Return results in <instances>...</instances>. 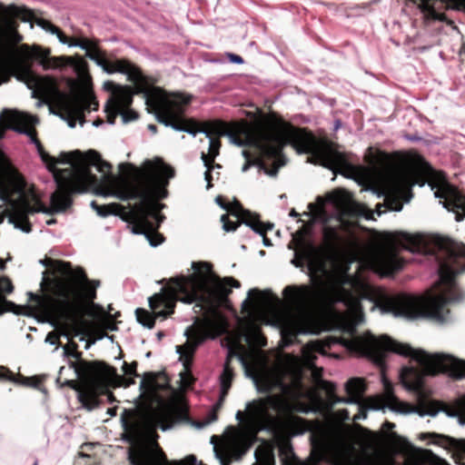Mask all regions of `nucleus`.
Returning a JSON list of instances; mask_svg holds the SVG:
<instances>
[{"label":"nucleus","instance_id":"1","mask_svg":"<svg viewBox=\"0 0 465 465\" xmlns=\"http://www.w3.org/2000/svg\"><path fill=\"white\" fill-rule=\"evenodd\" d=\"M133 169L131 178L124 179L117 186L115 195L122 201L139 200L125 207L120 203L100 205L95 201L91 206L100 216L120 215L133 224L134 233L144 234L150 244L157 246L164 241L158 232L165 216L160 213L164 207L160 200L167 197L169 180L175 175L174 169L163 159L146 160L141 168Z\"/></svg>","mask_w":465,"mask_h":465},{"label":"nucleus","instance_id":"2","mask_svg":"<svg viewBox=\"0 0 465 465\" xmlns=\"http://www.w3.org/2000/svg\"><path fill=\"white\" fill-rule=\"evenodd\" d=\"M237 133L246 134L247 143L258 151L257 163L271 176L284 165L283 148L291 144L300 153H311L320 164L335 169L345 164V156L327 139H317L307 128L293 126L275 112L252 114V123L238 127Z\"/></svg>","mask_w":465,"mask_h":465},{"label":"nucleus","instance_id":"3","mask_svg":"<svg viewBox=\"0 0 465 465\" xmlns=\"http://www.w3.org/2000/svg\"><path fill=\"white\" fill-rule=\"evenodd\" d=\"M193 268L195 273L169 279L161 292L149 298L153 312L143 308L136 309L137 322L153 329L156 318L166 319L174 312L178 301L189 304L195 302L200 312H215L229 302L232 288L241 286L240 282L232 277L220 278L213 272V265L209 262H193Z\"/></svg>","mask_w":465,"mask_h":465},{"label":"nucleus","instance_id":"4","mask_svg":"<svg viewBox=\"0 0 465 465\" xmlns=\"http://www.w3.org/2000/svg\"><path fill=\"white\" fill-rule=\"evenodd\" d=\"M54 276L44 281L46 293L29 292V301L77 336L89 325L85 316H93L92 309L98 307L94 301L101 282L89 279L83 267L70 262L54 261Z\"/></svg>","mask_w":465,"mask_h":465},{"label":"nucleus","instance_id":"5","mask_svg":"<svg viewBox=\"0 0 465 465\" xmlns=\"http://www.w3.org/2000/svg\"><path fill=\"white\" fill-rule=\"evenodd\" d=\"M302 256L308 263L312 285H288L282 292L286 302L297 313L284 329L285 334L291 339H295L300 334L314 332L315 324L309 312L328 296L325 282L318 275L319 272H326V264L319 256V249L310 244Z\"/></svg>","mask_w":465,"mask_h":465},{"label":"nucleus","instance_id":"6","mask_svg":"<svg viewBox=\"0 0 465 465\" xmlns=\"http://www.w3.org/2000/svg\"><path fill=\"white\" fill-rule=\"evenodd\" d=\"M292 404L282 394H270L249 404V415L259 430L271 432L283 462L294 457L292 438L306 430V420L293 415Z\"/></svg>","mask_w":465,"mask_h":465},{"label":"nucleus","instance_id":"7","mask_svg":"<svg viewBox=\"0 0 465 465\" xmlns=\"http://www.w3.org/2000/svg\"><path fill=\"white\" fill-rule=\"evenodd\" d=\"M151 101L159 123L193 135L197 133L205 134L210 139V144L207 153L202 152L201 159L203 163H214L222 147L221 137L227 134L226 123L220 120L198 122L193 118H186L184 114L192 102L191 95H174L173 98L154 96Z\"/></svg>","mask_w":465,"mask_h":465},{"label":"nucleus","instance_id":"8","mask_svg":"<svg viewBox=\"0 0 465 465\" xmlns=\"http://www.w3.org/2000/svg\"><path fill=\"white\" fill-rule=\"evenodd\" d=\"M349 348L361 355L366 356L373 361L379 366H383L386 362L388 352L396 353L401 356L410 357L416 361L421 367L423 372L415 367H405L401 372L402 384L410 391H420L424 385V374L429 375L425 366L414 358L416 351H423L420 349H414L408 343L400 342L388 335L376 337L371 333H366L362 336L353 338L349 344ZM428 354L427 351H424ZM434 353L433 355H436ZM429 355H430L429 353ZM439 373H437L438 375ZM430 376H432L430 374ZM436 376V374L434 375Z\"/></svg>","mask_w":465,"mask_h":465},{"label":"nucleus","instance_id":"9","mask_svg":"<svg viewBox=\"0 0 465 465\" xmlns=\"http://www.w3.org/2000/svg\"><path fill=\"white\" fill-rule=\"evenodd\" d=\"M24 64V77L30 88H34L39 95L51 97L58 93L56 80L52 76H42L35 74L31 67L34 62L42 65L44 70L71 66L79 74L87 73L88 64L82 57L51 56L50 48L39 45H22L18 50Z\"/></svg>","mask_w":465,"mask_h":465},{"label":"nucleus","instance_id":"10","mask_svg":"<svg viewBox=\"0 0 465 465\" xmlns=\"http://www.w3.org/2000/svg\"><path fill=\"white\" fill-rule=\"evenodd\" d=\"M68 366L74 371L80 381L77 380H64L62 381L61 374L64 370V366H62L59 370L56 383L60 387H67L76 391L79 401L89 411L99 407V394L106 391V382L109 379L115 377L124 379V377L117 375L114 367L104 361H76L70 359Z\"/></svg>","mask_w":465,"mask_h":465},{"label":"nucleus","instance_id":"11","mask_svg":"<svg viewBox=\"0 0 465 465\" xmlns=\"http://www.w3.org/2000/svg\"><path fill=\"white\" fill-rule=\"evenodd\" d=\"M448 302L449 298L443 292L428 297L397 294L382 299L381 307L384 312H391L395 316L409 319L425 317L443 321L445 313L449 312L446 309Z\"/></svg>","mask_w":465,"mask_h":465},{"label":"nucleus","instance_id":"12","mask_svg":"<svg viewBox=\"0 0 465 465\" xmlns=\"http://www.w3.org/2000/svg\"><path fill=\"white\" fill-rule=\"evenodd\" d=\"M93 167L102 173L110 172L112 168L109 163L102 159L98 152L89 150L84 157L78 159L74 168H65L62 171L66 177V180L61 183L62 190L83 193L87 192L90 187L97 185L99 179L93 173Z\"/></svg>","mask_w":465,"mask_h":465},{"label":"nucleus","instance_id":"13","mask_svg":"<svg viewBox=\"0 0 465 465\" xmlns=\"http://www.w3.org/2000/svg\"><path fill=\"white\" fill-rule=\"evenodd\" d=\"M0 199L5 203H11V211L8 214L9 223L26 233L31 232L33 230L32 223L29 221L30 214L35 213L53 214L65 211L57 210L56 203H53L52 197L50 198L51 207H46L36 195L33 196L34 204L25 197L21 198L19 201H12L10 184L5 179H0ZM60 203V201L57 202V204Z\"/></svg>","mask_w":465,"mask_h":465},{"label":"nucleus","instance_id":"14","mask_svg":"<svg viewBox=\"0 0 465 465\" xmlns=\"http://www.w3.org/2000/svg\"><path fill=\"white\" fill-rule=\"evenodd\" d=\"M122 61H125L130 64V69L128 72H124L123 74H127L128 80L134 84V88L129 85H124L123 87H119L117 92H114V96H111L108 102L112 104L117 106L119 110L127 109L131 107L133 104L134 94H144L145 95V104L148 108V112L153 114L156 116V113L153 106V102L151 99L154 96L173 98L174 95H185V94L182 93H173L167 94L165 93L161 94L157 91L151 92V83L147 76L143 75L140 68L132 64L130 61L126 59H121Z\"/></svg>","mask_w":465,"mask_h":465},{"label":"nucleus","instance_id":"15","mask_svg":"<svg viewBox=\"0 0 465 465\" xmlns=\"http://www.w3.org/2000/svg\"><path fill=\"white\" fill-rule=\"evenodd\" d=\"M395 427V424L390 421H385L382 425V433H372L371 434V441L375 445H380L381 440L386 441L392 447V450L390 453H381L378 450L367 451L364 450L361 454H356L360 457H362L364 453H377L381 457H391L393 460V463L395 465H407V460L411 455H417L420 457V461L418 465H450L445 460L438 457L430 450H416L413 451H406L403 452L402 460L400 461L397 460V453L402 452L403 448L405 447L406 441L401 436H399L396 432L392 431V429Z\"/></svg>","mask_w":465,"mask_h":465},{"label":"nucleus","instance_id":"16","mask_svg":"<svg viewBox=\"0 0 465 465\" xmlns=\"http://www.w3.org/2000/svg\"><path fill=\"white\" fill-rule=\"evenodd\" d=\"M34 12L25 6L9 5L7 6L0 4V35L5 41L0 44V48L6 47L8 54L20 62L21 56L18 53L24 36L19 33L17 19L23 22H32Z\"/></svg>","mask_w":465,"mask_h":465},{"label":"nucleus","instance_id":"17","mask_svg":"<svg viewBox=\"0 0 465 465\" xmlns=\"http://www.w3.org/2000/svg\"><path fill=\"white\" fill-rule=\"evenodd\" d=\"M53 35H56L62 44L69 46H79L86 51V56L94 61L103 70L108 74L128 72L130 64L122 60H110L106 56V53L99 46L97 39H88L86 37L67 36L58 26L57 31Z\"/></svg>","mask_w":465,"mask_h":465},{"label":"nucleus","instance_id":"18","mask_svg":"<svg viewBox=\"0 0 465 465\" xmlns=\"http://www.w3.org/2000/svg\"><path fill=\"white\" fill-rule=\"evenodd\" d=\"M84 153H82L80 151H73V152H62L57 158L53 156V161H50L47 169L49 172H51L54 175V179L56 183L57 189L55 192L52 193V200L53 203L61 202L60 204L56 203V209L57 210H67L71 207L73 204V198L72 196L76 193V192H67L64 190H62L61 188V183L66 180L65 175L62 173V171L64 169H58L56 168L57 163H70V168H74L78 159L80 157H84Z\"/></svg>","mask_w":465,"mask_h":465},{"label":"nucleus","instance_id":"19","mask_svg":"<svg viewBox=\"0 0 465 465\" xmlns=\"http://www.w3.org/2000/svg\"><path fill=\"white\" fill-rule=\"evenodd\" d=\"M414 358L420 361L429 374H448L453 380L465 378V361L450 354L429 355L424 351H416Z\"/></svg>","mask_w":465,"mask_h":465},{"label":"nucleus","instance_id":"20","mask_svg":"<svg viewBox=\"0 0 465 465\" xmlns=\"http://www.w3.org/2000/svg\"><path fill=\"white\" fill-rule=\"evenodd\" d=\"M189 343L184 346H177V352L180 354V361L183 362L184 371L181 372V379L186 385H192L194 378L191 371L194 351L201 343L209 337L208 327L205 322L191 327L186 331Z\"/></svg>","mask_w":465,"mask_h":465},{"label":"nucleus","instance_id":"21","mask_svg":"<svg viewBox=\"0 0 465 465\" xmlns=\"http://www.w3.org/2000/svg\"><path fill=\"white\" fill-rule=\"evenodd\" d=\"M405 261L399 256L393 246L380 247L371 256V264L376 272L381 276H391L401 271Z\"/></svg>","mask_w":465,"mask_h":465},{"label":"nucleus","instance_id":"22","mask_svg":"<svg viewBox=\"0 0 465 465\" xmlns=\"http://www.w3.org/2000/svg\"><path fill=\"white\" fill-rule=\"evenodd\" d=\"M320 386L326 391L328 397L333 403H357L361 401L367 390V385L361 378H351L347 381L345 385V391L348 395L347 398H341L336 394V386L331 381H322Z\"/></svg>","mask_w":465,"mask_h":465},{"label":"nucleus","instance_id":"23","mask_svg":"<svg viewBox=\"0 0 465 465\" xmlns=\"http://www.w3.org/2000/svg\"><path fill=\"white\" fill-rule=\"evenodd\" d=\"M1 117L9 129L28 135L35 145L37 143H41L34 128V116L17 110L5 109Z\"/></svg>","mask_w":465,"mask_h":465},{"label":"nucleus","instance_id":"24","mask_svg":"<svg viewBox=\"0 0 465 465\" xmlns=\"http://www.w3.org/2000/svg\"><path fill=\"white\" fill-rule=\"evenodd\" d=\"M1 117L9 129L28 135L35 145L37 143H41L34 128V116L17 110L5 109Z\"/></svg>","mask_w":465,"mask_h":465},{"label":"nucleus","instance_id":"25","mask_svg":"<svg viewBox=\"0 0 465 465\" xmlns=\"http://www.w3.org/2000/svg\"><path fill=\"white\" fill-rule=\"evenodd\" d=\"M57 108L62 110L64 113L72 114L77 112L83 114L84 112L97 111L99 103L93 93L85 94L81 96H66L64 95L57 101Z\"/></svg>","mask_w":465,"mask_h":465},{"label":"nucleus","instance_id":"26","mask_svg":"<svg viewBox=\"0 0 465 465\" xmlns=\"http://www.w3.org/2000/svg\"><path fill=\"white\" fill-rule=\"evenodd\" d=\"M6 47L0 48V85L10 81L12 75L19 73L18 79L24 77V64L22 60L16 61Z\"/></svg>","mask_w":465,"mask_h":465},{"label":"nucleus","instance_id":"27","mask_svg":"<svg viewBox=\"0 0 465 465\" xmlns=\"http://www.w3.org/2000/svg\"><path fill=\"white\" fill-rule=\"evenodd\" d=\"M213 450L221 465H231L233 460H240L244 453V450L234 438L227 439L220 444L214 445Z\"/></svg>","mask_w":465,"mask_h":465},{"label":"nucleus","instance_id":"28","mask_svg":"<svg viewBox=\"0 0 465 465\" xmlns=\"http://www.w3.org/2000/svg\"><path fill=\"white\" fill-rule=\"evenodd\" d=\"M141 388L153 393L168 391L171 389L170 379L164 371L144 372Z\"/></svg>","mask_w":465,"mask_h":465},{"label":"nucleus","instance_id":"29","mask_svg":"<svg viewBox=\"0 0 465 465\" xmlns=\"http://www.w3.org/2000/svg\"><path fill=\"white\" fill-rule=\"evenodd\" d=\"M0 379L14 381L16 384L39 389L43 384V379L39 376L25 377L21 374L15 376L9 369L0 366Z\"/></svg>","mask_w":465,"mask_h":465},{"label":"nucleus","instance_id":"30","mask_svg":"<svg viewBox=\"0 0 465 465\" xmlns=\"http://www.w3.org/2000/svg\"><path fill=\"white\" fill-rule=\"evenodd\" d=\"M232 356L233 351H229L225 362L223 364V371L219 377L220 391L223 392V398L227 397L235 377L234 370L231 364Z\"/></svg>","mask_w":465,"mask_h":465},{"label":"nucleus","instance_id":"31","mask_svg":"<svg viewBox=\"0 0 465 465\" xmlns=\"http://www.w3.org/2000/svg\"><path fill=\"white\" fill-rule=\"evenodd\" d=\"M13 292L12 281L7 276H0V316L7 312H15V303L5 298V294H10Z\"/></svg>","mask_w":465,"mask_h":465},{"label":"nucleus","instance_id":"32","mask_svg":"<svg viewBox=\"0 0 465 465\" xmlns=\"http://www.w3.org/2000/svg\"><path fill=\"white\" fill-rule=\"evenodd\" d=\"M238 219H240L241 224L244 223L250 226L255 232L259 233L260 235H264L269 230H272V224L264 223L260 220V216L258 214L252 213L248 210L243 212V213H242Z\"/></svg>","mask_w":465,"mask_h":465},{"label":"nucleus","instance_id":"33","mask_svg":"<svg viewBox=\"0 0 465 465\" xmlns=\"http://www.w3.org/2000/svg\"><path fill=\"white\" fill-rule=\"evenodd\" d=\"M324 249L329 253H335L341 244V237L334 227L325 226L322 231Z\"/></svg>","mask_w":465,"mask_h":465},{"label":"nucleus","instance_id":"34","mask_svg":"<svg viewBox=\"0 0 465 465\" xmlns=\"http://www.w3.org/2000/svg\"><path fill=\"white\" fill-rule=\"evenodd\" d=\"M456 272L447 262H441L439 268L440 280L436 282L435 287L438 289L440 285H445L448 288H451Z\"/></svg>","mask_w":465,"mask_h":465},{"label":"nucleus","instance_id":"35","mask_svg":"<svg viewBox=\"0 0 465 465\" xmlns=\"http://www.w3.org/2000/svg\"><path fill=\"white\" fill-rule=\"evenodd\" d=\"M402 240L405 242L404 248L412 252H421L426 249V242L421 236L402 233Z\"/></svg>","mask_w":465,"mask_h":465},{"label":"nucleus","instance_id":"36","mask_svg":"<svg viewBox=\"0 0 465 465\" xmlns=\"http://www.w3.org/2000/svg\"><path fill=\"white\" fill-rule=\"evenodd\" d=\"M257 462L253 465H275L273 450L270 446H260L255 450Z\"/></svg>","mask_w":465,"mask_h":465},{"label":"nucleus","instance_id":"37","mask_svg":"<svg viewBox=\"0 0 465 465\" xmlns=\"http://www.w3.org/2000/svg\"><path fill=\"white\" fill-rule=\"evenodd\" d=\"M162 411L163 415L172 421L181 420L187 414L186 410L173 402L164 405Z\"/></svg>","mask_w":465,"mask_h":465},{"label":"nucleus","instance_id":"38","mask_svg":"<svg viewBox=\"0 0 465 465\" xmlns=\"http://www.w3.org/2000/svg\"><path fill=\"white\" fill-rule=\"evenodd\" d=\"M449 190H457V189L454 187H451L450 185L441 187L437 190V192L435 193V195H436V197L443 198L444 199V207L447 208L449 211H451L455 213V220L457 222H461V221H463V219L465 217V212H463L461 210V208L454 209V208H452L451 205L448 204L446 195H447V191L449 192Z\"/></svg>","mask_w":465,"mask_h":465},{"label":"nucleus","instance_id":"39","mask_svg":"<svg viewBox=\"0 0 465 465\" xmlns=\"http://www.w3.org/2000/svg\"><path fill=\"white\" fill-rule=\"evenodd\" d=\"M246 341L254 346L257 347H264L267 345V339L264 334L262 332V330L259 326H252L250 330V333L246 339Z\"/></svg>","mask_w":465,"mask_h":465},{"label":"nucleus","instance_id":"40","mask_svg":"<svg viewBox=\"0 0 465 465\" xmlns=\"http://www.w3.org/2000/svg\"><path fill=\"white\" fill-rule=\"evenodd\" d=\"M447 203L452 208H461L465 212V195L461 194L458 190L447 191Z\"/></svg>","mask_w":465,"mask_h":465},{"label":"nucleus","instance_id":"41","mask_svg":"<svg viewBox=\"0 0 465 465\" xmlns=\"http://www.w3.org/2000/svg\"><path fill=\"white\" fill-rule=\"evenodd\" d=\"M384 389L386 405L392 410H398L403 403L395 396L391 383L385 381Z\"/></svg>","mask_w":465,"mask_h":465},{"label":"nucleus","instance_id":"42","mask_svg":"<svg viewBox=\"0 0 465 465\" xmlns=\"http://www.w3.org/2000/svg\"><path fill=\"white\" fill-rule=\"evenodd\" d=\"M96 305V303H94ZM98 307H94L92 309V312H93V316L92 317H94L95 314L94 312H99L104 318H105V321H106V323H105V327L110 330V331H115L117 330V327H116V323L114 322V319L118 316H120V312H117L115 314H105L104 311V308L100 305L97 304Z\"/></svg>","mask_w":465,"mask_h":465},{"label":"nucleus","instance_id":"43","mask_svg":"<svg viewBox=\"0 0 465 465\" xmlns=\"http://www.w3.org/2000/svg\"><path fill=\"white\" fill-rule=\"evenodd\" d=\"M137 361H134L131 363H127L126 361L123 364V371L125 375L130 376L129 379L126 380L125 386H130L134 383V380L132 377H139L140 375L137 373Z\"/></svg>","mask_w":465,"mask_h":465},{"label":"nucleus","instance_id":"44","mask_svg":"<svg viewBox=\"0 0 465 465\" xmlns=\"http://www.w3.org/2000/svg\"><path fill=\"white\" fill-rule=\"evenodd\" d=\"M445 411L451 417L465 414V395L456 400L453 406L451 408H448Z\"/></svg>","mask_w":465,"mask_h":465},{"label":"nucleus","instance_id":"45","mask_svg":"<svg viewBox=\"0 0 465 465\" xmlns=\"http://www.w3.org/2000/svg\"><path fill=\"white\" fill-rule=\"evenodd\" d=\"M269 295H271V293L266 291L261 292L258 289L249 291V297L252 298L257 305L267 303Z\"/></svg>","mask_w":465,"mask_h":465},{"label":"nucleus","instance_id":"46","mask_svg":"<svg viewBox=\"0 0 465 465\" xmlns=\"http://www.w3.org/2000/svg\"><path fill=\"white\" fill-rule=\"evenodd\" d=\"M104 112L106 113L107 123L110 124H114L117 115L121 114V110L108 101L105 104Z\"/></svg>","mask_w":465,"mask_h":465},{"label":"nucleus","instance_id":"47","mask_svg":"<svg viewBox=\"0 0 465 465\" xmlns=\"http://www.w3.org/2000/svg\"><path fill=\"white\" fill-rule=\"evenodd\" d=\"M221 222L223 223V228L226 232H234L241 225L240 219L237 218V221H231L228 214H223L221 216Z\"/></svg>","mask_w":465,"mask_h":465},{"label":"nucleus","instance_id":"48","mask_svg":"<svg viewBox=\"0 0 465 465\" xmlns=\"http://www.w3.org/2000/svg\"><path fill=\"white\" fill-rule=\"evenodd\" d=\"M32 21H34L38 26L42 27L47 32H50L51 34L57 31V26L54 25L49 20H46L45 18H35L34 16Z\"/></svg>","mask_w":465,"mask_h":465},{"label":"nucleus","instance_id":"49","mask_svg":"<svg viewBox=\"0 0 465 465\" xmlns=\"http://www.w3.org/2000/svg\"><path fill=\"white\" fill-rule=\"evenodd\" d=\"M58 110H59V112H60L59 115H60L62 118L65 119V120L67 121V123H68V125H69L70 127H72V128H74V127L75 126V124H76V120H77L78 118H82V117H84V116L83 114H78L77 112H74V113H72V114H66V113H64V112H63L62 110H60L59 108H58Z\"/></svg>","mask_w":465,"mask_h":465},{"label":"nucleus","instance_id":"50","mask_svg":"<svg viewBox=\"0 0 465 465\" xmlns=\"http://www.w3.org/2000/svg\"><path fill=\"white\" fill-rule=\"evenodd\" d=\"M332 201L336 204L346 205L350 201V197L345 191L339 190L333 193Z\"/></svg>","mask_w":465,"mask_h":465},{"label":"nucleus","instance_id":"51","mask_svg":"<svg viewBox=\"0 0 465 465\" xmlns=\"http://www.w3.org/2000/svg\"><path fill=\"white\" fill-rule=\"evenodd\" d=\"M121 115L124 123H129L138 119L139 114L130 107L127 109L121 110Z\"/></svg>","mask_w":465,"mask_h":465},{"label":"nucleus","instance_id":"52","mask_svg":"<svg viewBox=\"0 0 465 465\" xmlns=\"http://www.w3.org/2000/svg\"><path fill=\"white\" fill-rule=\"evenodd\" d=\"M10 174L16 186L18 187V190H24L25 186V181L24 177L16 170L12 168L10 170Z\"/></svg>","mask_w":465,"mask_h":465},{"label":"nucleus","instance_id":"53","mask_svg":"<svg viewBox=\"0 0 465 465\" xmlns=\"http://www.w3.org/2000/svg\"><path fill=\"white\" fill-rule=\"evenodd\" d=\"M245 211L246 210L243 209L242 205L238 201H235L232 204H229L228 212L230 214L237 218H239Z\"/></svg>","mask_w":465,"mask_h":465},{"label":"nucleus","instance_id":"54","mask_svg":"<svg viewBox=\"0 0 465 465\" xmlns=\"http://www.w3.org/2000/svg\"><path fill=\"white\" fill-rule=\"evenodd\" d=\"M203 164L206 167V171L204 173V179L207 182L206 188L210 189L211 187H213V183H212V180H213L212 172L214 169V163H211L206 162V163H203Z\"/></svg>","mask_w":465,"mask_h":465},{"label":"nucleus","instance_id":"55","mask_svg":"<svg viewBox=\"0 0 465 465\" xmlns=\"http://www.w3.org/2000/svg\"><path fill=\"white\" fill-rule=\"evenodd\" d=\"M36 148H37V151H38V153L42 159V161L46 164V166L48 165L49 162L50 161H53V156L49 155L48 153L45 152L42 143H37L36 144Z\"/></svg>","mask_w":465,"mask_h":465},{"label":"nucleus","instance_id":"56","mask_svg":"<svg viewBox=\"0 0 465 465\" xmlns=\"http://www.w3.org/2000/svg\"><path fill=\"white\" fill-rule=\"evenodd\" d=\"M119 87H123V85H118L113 81H107L104 84V90L112 93L111 96H114V92H117Z\"/></svg>","mask_w":465,"mask_h":465},{"label":"nucleus","instance_id":"57","mask_svg":"<svg viewBox=\"0 0 465 465\" xmlns=\"http://www.w3.org/2000/svg\"><path fill=\"white\" fill-rule=\"evenodd\" d=\"M251 402H249L246 406V411H247L246 413L242 411H238L236 412V416H235L236 420H239L240 422H242L244 418L247 416L250 419V420L259 428V426L252 420L251 416L249 415V404Z\"/></svg>","mask_w":465,"mask_h":465},{"label":"nucleus","instance_id":"58","mask_svg":"<svg viewBox=\"0 0 465 465\" xmlns=\"http://www.w3.org/2000/svg\"><path fill=\"white\" fill-rule=\"evenodd\" d=\"M346 291L342 287H339L331 297L332 302H341L343 300V294Z\"/></svg>","mask_w":465,"mask_h":465},{"label":"nucleus","instance_id":"59","mask_svg":"<svg viewBox=\"0 0 465 465\" xmlns=\"http://www.w3.org/2000/svg\"><path fill=\"white\" fill-rule=\"evenodd\" d=\"M66 357L68 358H73L74 359V361H85L84 359H83V352L82 351H71V352H67L66 354H64Z\"/></svg>","mask_w":465,"mask_h":465},{"label":"nucleus","instance_id":"60","mask_svg":"<svg viewBox=\"0 0 465 465\" xmlns=\"http://www.w3.org/2000/svg\"><path fill=\"white\" fill-rule=\"evenodd\" d=\"M75 351H78V344L74 341H69L66 345L64 346V354Z\"/></svg>","mask_w":465,"mask_h":465},{"label":"nucleus","instance_id":"61","mask_svg":"<svg viewBox=\"0 0 465 465\" xmlns=\"http://www.w3.org/2000/svg\"><path fill=\"white\" fill-rule=\"evenodd\" d=\"M424 438H428L430 440H436V439H441V440H447L448 438L446 436L435 433V432H428L424 434Z\"/></svg>","mask_w":465,"mask_h":465},{"label":"nucleus","instance_id":"62","mask_svg":"<svg viewBox=\"0 0 465 465\" xmlns=\"http://www.w3.org/2000/svg\"><path fill=\"white\" fill-rule=\"evenodd\" d=\"M225 399H226V397H223V392H221V391H220V397H219V400H218V401L214 404V406H213V410L218 412V411H219V410L222 408V406H223V402H224Z\"/></svg>","mask_w":465,"mask_h":465},{"label":"nucleus","instance_id":"63","mask_svg":"<svg viewBox=\"0 0 465 465\" xmlns=\"http://www.w3.org/2000/svg\"><path fill=\"white\" fill-rule=\"evenodd\" d=\"M229 58H230L231 62L235 63V64H242L243 63L242 57L238 54H230Z\"/></svg>","mask_w":465,"mask_h":465},{"label":"nucleus","instance_id":"64","mask_svg":"<svg viewBox=\"0 0 465 465\" xmlns=\"http://www.w3.org/2000/svg\"><path fill=\"white\" fill-rule=\"evenodd\" d=\"M216 202L223 209L228 211L230 203H223V200L221 196L216 198Z\"/></svg>","mask_w":465,"mask_h":465}]
</instances>
